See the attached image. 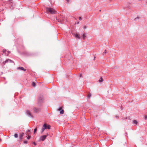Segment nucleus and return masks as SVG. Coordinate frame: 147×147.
Listing matches in <instances>:
<instances>
[{
	"mask_svg": "<svg viewBox=\"0 0 147 147\" xmlns=\"http://www.w3.org/2000/svg\"><path fill=\"white\" fill-rule=\"evenodd\" d=\"M46 12L51 14H55L56 13V11L53 8L47 7L46 8Z\"/></svg>",
	"mask_w": 147,
	"mask_h": 147,
	"instance_id": "2",
	"label": "nucleus"
},
{
	"mask_svg": "<svg viewBox=\"0 0 147 147\" xmlns=\"http://www.w3.org/2000/svg\"><path fill=\"white\" fill-rule=\"evenodd\" d=\"M49 134L48 133H47V134L46 135H45L46 136H47H47H49Z\"/></svg>",
	"mask_w": 147,
	"mask_h": 147,
	"instance_id": "29",
	"label": "nucleus"
},
{
	"mask_svg": "<svg viewBox=\"0 0 147 147\" xmlns=\"http://www.w3.org/2000/svg\"><path fill=\"white\" fill-rule=\"evenodd\" d=\"M1 74H3V72H1Z\"/></svg>",
	"mask_w": 147,
	"mask_h": 147,
	"instance_id": "37",
	"label": "nucleus"
},
{
	"mask_svg": "<svg viewBox=\"0 0 147 147\" xmlns=\"http://www.w3.org/2000/svg\"><path fill=\"white\" fill-rule=\"evenodd\" d=\"M139 18L138 17H137L136 18H135V20H136V19H137V18Z\"/></svg>",
	"mask_w": 147,
	"mask_h": 147,
	"instance_id": "32",
	"label": "nucleus"
},
{
	"mask_svg": "<svg viewBox=\"0 0 147 147\" xmlns=\"http://www.w3.org/2000/svg\"><path fill=\"white\" fill-rule=\"evenodd\" d=\"M86 34L85 33L83 34L82 35V38L83 40H84L86 37Z\"/></svg>",
	"mask_w": 147,
	"mask_h": 147,
	"instance_id": "14",
	"label": "nucleus"
},
{
	"mask_svg": "<svg viewBox=\"0 0 147 147\" xmlns=\"http://www.w3.org/2000/svg\"><path fill=\"white\" fill-rule=\"evenodd\" d=\"M33 144L35 146H36V144L34 142H33Z\"/></svg>",
	"mask_w": 147,
	"mask_h": 147,
	"instance_id": "27",
	"label": "nucleus"
},
{
	"mask_svg": "<svg viewBox=\"0 0 147 147\" xmlns=\"http://www.w3.org/2000/svg\"><path fill=\"white\" fill-rule=\"evenodd\" d=\"M133 123L134 124H137L138 123V122L137 121L134 120L133 121Z\"/></svg>",
	"mask_w": 147,
	"mask_h": 147,
	"instance_id": "17",
	"label": "nucleus"
},
{
	"mask_svg": "<svg viewBox=\"0 0 147 147\" xmlns=\"http://www.w3.org/2000/svg\"><path fill=\"white\" fill-rule=\"evenodd\" d=\"M30 130H29V129L28 130L27 132L26 135L28 136L30 135Z\"/></svg>",
	"mask_w": 147,
	"mask_h": 147,
	"instance_id": "12",
	"label": "nucleus"
},
{
	"mask_svg": "<svg viewBox=\"0 0 147 147\" xmlns=\"http://www.w3.org/2000/svg\"><path fill=\"white\" fill-rule=\"evenodd\" d=\"M35 85H36V84H35V82H32V85L33 86L35 87Z\"/></svg>",
	"mask_w": 147,
	"mask_h": 147,
	"instance_id": "20",
	"label": "nucleus"
},
{
	"mask_svg": "<svg viewBox=\"0 0 147 147\" xmlns=\"http://www.w3.org/2000/svg\"><path fill=\"white\" fill-rule=\"evenodd\" d=\"M24 144H26L28 143V142L26 140H25L24 141Z\"/></svg>",
	"mask_w": 147,
	"mask_h": 147,
	"instance_id": "24",
	"label": "nucleus"
},
{
	"mask_svg": "<svg viewBox=\"0 0 147 147\" xmlns=\"http://www.w3.org/2000/svg\"><path fill=\"white\" fill-rule=\"evenodd\" d=\"M24 135V133H22L20 134V136H19V139L20 140H21L22 139V138L23 137V136Z\"/></svg>",
	"mask_w": 147,
	"mask_h": 147,
	"instance_id": "10",
	"label": "nucleus"
},
{
	"mask_svg": "<svg viewBox=\"0 0 147 147\" xmlns=\"http://www.w3.org/2000/svg\"><path fill=\"white\" fill-rule=\"evenodd\" d=\"M116 117L117 118H119V117L118 116H116Z\"/></svg>",
	"mask_w": 147,
	"mask_h": 147,
	"instance_id": "31",
	"label": "nucleus"
},
{
	"mask_svg": "<svg viewBox=\"0 0 147 147\" xmlns=\"http://www.w3.org/2000/svg\"><path fill=\"white\" fill-rule=\"evenodd\" d=\"M37 129V127H36L34 130V133H35Z\"/></svg>",
	"mask_w": 147,
	"mask_h": 147,
	"instance_id": "22",
	"label": "nucleus"
},
{
	"mask_svg": "<svg viewBox=\"0 0 147 147\" xmlns=\"http://www.w3.org/2000/svg\"><path fill=\"white\" fill-rule=\"evenodd\" d=\"M99 82H102L103 81V79L102 78V77H101L100 78V79L99 80Z\"/></svg>",
	"mask_w": 147,
	"mask_h": 147,
	"instance_id": "19",
	"label": "nucleus"
},
{
	"mask_svg": "<svg viewBox=\"0 0 147 147\" xmlns=\"http://www.w3.org/2000/svg\"><path fill=\"white\" fill-rule=\"evenodd\" d=\"M13 1L12 0H10L6 2V4L9 5L10 8H13L15 6V4L13 3Z\"/></svg>",
	"mask_w": 147,
	"mask_h": 147,
	"instance_id": "4",
	"label": "nucleus"
},
{
	"mask_svg": "<svg viewBox=\"0 0 147 147\" xmlns=\"http://www.w3.org/2000/svg\"><path fill=\"white\" fill-rule=\"evenodd\" d=\"M82 20V18L81 17H79V20Z\"/></svg>",
	"mask_w": 147,
	"mask_h": 147,
	"instance_id": "28",
	"label": "nucleus"
},
{
	"mask_svg": "<svg viewBox=\"0 0 147 147\" xmlns=\"http://www.w3.org/2000/svg\"><path fill=\"white\" fill-rule=\"evenodd\" d=\"M91 96V94L90 93H89L88 94V96H87L88 98H90V96Z\"/></svg>",
	"mask_w": 147,
	"mask_h": 147,
	"instance_id": "15",
	"label": "nucleus"
},
{
	"mask_svg": "<svg viewBox=\"0 0 147 147\" xmlns=\"http://www.w3.org/2000/svg\"><path fill=\"white\" fill-rule=\"evenodd\" d=\"M51 127V126L50 125L46 123H45L42 125V127L40 131L41 133V134L46 129H50Z\"/></svg>",
	"mask_w": 147,
	"mask_h": 147,
	"instance_id": "1",
	"label": "nucleus"
},
{
	"mask_svg": "<svg viewBox=\"0 0 147 147\" xmlns=\"http://www.w3.org/2000/svg\"><path fill=\"white\" fill-rule=\"evenodd\" d=\"M75 37L76 38H78L79 39L80 38V37L79 36V35L78 34H76L75 35Z\"/></svg>",
	"mask_w": 147,
	"mask_h": 147,
	"instance_id": "13",
	"label": "nucleus"
},
{
	"mask_svg": "<svg viewBox=\"0 0 147 147\" xmlns=\"http://www.w3.org/2000/svg\"><path fill=\"white\" fill-rule=\"evenodd\" d=\"M84 29H86L87 28V27L86 26H85L84 27Z\"/></svg>",
	"mask_w": 147,
	"mask_h": 147,
	"instance_id": "30",
	"label": "nucleus"
},
{
	"mask_svg": "<svg viewBox=\"0 0 147 147\" xmlns=\"http://www.w3.org/2000/svg\"><path fill=\"white\" fill-rule=\"evenodd\" d=\"M127 117H126V118L125 119H127Z\"/></svg>",
	"mask_w": 147,
	"mask_h": 147,
	"instance_id": "38",
	"label": "nucleus"
},
{
	"mask_svg": "<svg viewBox=\"0 0 147 147\" xmlns=\"http://www.w3.org/2000/svg\"><path fill=\"white\" fill-rule=\"evenodd\" d=\"M10 53V51H7V53H5V55L6 56H8Z\"/></svg>",
	"mask_w": 147,
	"mask_h": 147,
	"instance_id": "16",
	"label": "nucleus"
},
{
	"mask_svg": "<svg viewBox=\"0 0 147 147\" xmlns=\"http://www.w3.org/2000/svg\"><path fill=\"white\" fill-rule=\"evenodd\" d=\"M38 103L39 105H41L43 102L44 98L43 95H40L38 97Z\"/></svg>",
	"mask_w": 147,
	"mask_h": 147,
	"instance_id": "3",
	"label": "nucleus"
},
{
	"mask_svg": "<svg viewBox=\"0 0 147 147\" xmlns=\"http://www.w3.org/2000/svg\"><path fill=\"white\" fill-rule=\"evenodd\" d=\"M107 53L106 51L105 50L104 51V52L103 53L102 55H104L105 54Z\"/></svg>",
	"mask_w": 147,
	"mask_h": 147,
	"instance_id": "23",
	"label": "nucleus"
},
{
	"mask_svg": "<svg viewBox=\"0 0 147 147\" xmlns=\"http://www.w3.org/2000/svg\"><path fill=\"white\" fill-rule=\"evenodd\" d=\"M58 111H59L60 112V114H62L64 113V110L62 109V107H60L59 108Z\"/></svg>",
	"mask_w": 147,
	"mask_h": 147,
	"instance_id": "9",
	"label": "nucleus"
},
{
	"mask_svg": "<svg viewBox=\"0 0 147 147\" xmlns=\"http://www.w3.org/2000/svg\"><path fill=\"white\" fill-rule=\"evenodd\" d=\"M14 137L15 138H17L18 137V134H15L14 135Z\"/></svg>",
	"mask_w": 147,
	"mask_h": 147,
	"instance_id": "21",
	"label": "nucleus"
},
{
	"mask_svg": "<svg viewBox=\"0 0 147 147\" xmlns=\"http://www.w3.org/2000/svg\"><path fill=\"white\" fill-rule=\"evenodd\" d=\"M26 114L28 116L32 117H33V115L31 114L30 112L28 110H27L26 111Z\"/></svg>",
	"mask_w": 147,
	"mask_h": 147,
	"instance_id": "7",
	"label": "nucleus"
},
{
	"mask_svg": "<svg viewBox=\"0 0 147 147\" xmlns=\"http://www.w3.org/2000/svg\"><path fill=\"white\" fill-rule=\"evenodd\" d=\"M144 119L145 120H146V119H147V115H146L145 116Z\"/></svg>",
	"mask_w": 147,
	"mask_h": 147,
	"instance_id": "26",
	"label": "nucleus"
},
{
	"mask_svg": "<svg viewBox=\"0 0 147 147\" xmlns=\"http://www.w3.org/2000/svg\"><path fill=\"white\" fill-rule=\"evenodd\" d=\"M17 69H20L23 71H26V69H24L23 67H17Z\"/></svg>",
	"mask_w": 147,
	"mask_h": 147,
	"instance_id": "11",
	"label": "nucleus"
},
{
	"mask_svg": "<svg viewBox=\"0 0 147 147\" xmlns=\"http://www.w3.org/2000/svg\"><path fill=\"white\" fill-rule=\"evenodd\" d=\"M79 22H78V24H79Z\"/></svg>",
	"mask_w": 147,
	"mask_h": 147,
	"instance_id": "36",
	"label": "nucleus"
},
{
	"mask_svg": "<svg viewBox=\"0 0 147 147\" xmlns=\"http://www.w3.org/2000/svg\"><path fill=\"white\" fill-rule=\"evenodd\" d=\"M40 108H36L35 107L33 109V111L34 113H38L40 111Z\"/></svg>",
	"mask_w": 147,
	"mask_h": 147,
	"instance_id": "8",
	"label": "nucleus"
},
{
	"mask_svg": "<svg viewBox=\"0 0 147 147\" xmlns=\"http://www.w3.org/2000/svg\"><path fill=\"white\" fill-rule=\"evenodd\" d=\"M8 62L9 63H14L13 61L9 59H7L5 61H3L2 63V65H3L5 64Z\"/></svg>",
	"mask_w": 147,
	"mask_h": 147,
	"instance_id": "5",
	"label": "nucleus"
},
{
	"mask_svg": "<svg viewBox=\"0 0 147 147\" xmlns=\"http://www.w3.org/2000/svg\"><path fill=\"white\" fill-rule=\"evenodd\" d=\"M3 53H4L5 55V53H7V50L6 49H3Z\"/></svg>",
	"mask_w": 147,
	"mask_h": 147,
	"instance_id": "18",
	"label": "nucleus"
},
{
	"mask_svg": "<svg viewBox=\"0 0 147 147\" xmlns=\"http://www.w3.org/2000/svg\"><path fill=\"white\" fill-rule=\"evenodd\" d=\"M66 1L68 2L69 1V0H66Z\"/></svg>",
	"mask_w": 147,
	"mask_h": 147,
	"instance_id": "33",
	"label": "nucleus"
},
{
	"mask_svg": "<svg viewBox=\"0 0 147 147\" xmlns=\"http://www.w3.org/2000/svg\"><path fill=\"white\" fill-rule=\"evenodd\" d=\"M82 74H80V77H82Z\"/></svg>",
	"mask_w": 147,
	"mask_h": 147,
	"instance_id": "34",
	"label": "nucleus"
},
{
	"mask_svg": "<svg viewBox=\"0 0 147 147\" xmlns=\"http://www.w3.org/2000/svg\"><path fill=\"white\" fill-rule=\"evenodd\" d=\"M31 138V136L30 135L28 136V137H27V138L28 139H30Z\"/></svg>",
	"mask_w": 147,
	"mask_h": 147,
	"instance_id": "25",
	"label": "nucleus"
},
{
	"mask_svg": "<svg viewBox=\"0 0 147 147\" xmlns=\"http://www.w3.org/2000/svg\"><path fill=\"white\" fill-rule=\"evenodd\" d=\"M95 57H94V60H95Z\"/></svg>",
	"mask_w": 147,
	"mask_h": 147,
	"instance_id": "35",
	"label": "nucleus"
},
{
	"mask_svg": "<svg viewBox=\"0 0 147 147\" xmlns=\"http://www.w3.org/2000/svg\"><path fill=\"white\" fill-rule=\"evenodd\" d=\"M47 138V136L44 135L40 136V140L42 141H44Z\"/></svg>",
	"mask_w": 147,
	"mask_h": 147,
	"instance_id": "6",
	"label": "nucleus"
}]
</instances>
